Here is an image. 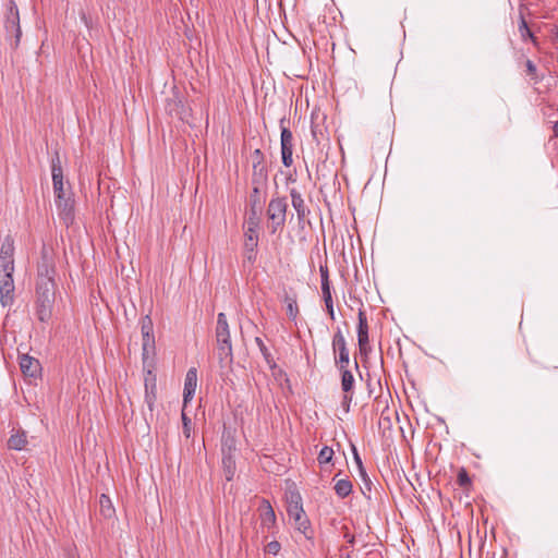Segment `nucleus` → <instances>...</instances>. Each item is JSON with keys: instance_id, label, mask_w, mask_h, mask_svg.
<instances>
[{"instance_id": "34", "label": "nucleus", "mask_w": 558, "mask_h": 558, "mask_svg": "<svg viewBox=\"0 0 558 558\" xmlns=\"http://www.w3.org/2000/svg\"><path fill=\"white\" fill-rule=\"evenodd\" d=\"M141 333H153L154 332V324L149 315H145L141 318Z\"/></svg>"}, {"instance_id": "36", "label": "nucleus", "mask_w": 558, "mask_h": 558, "mask_svg": "<svg viewBox=\"0 0 558 558\" xmlns=\"http://www.w3.org/2000/svg\"><path fill=\"white\" fill-rule=\"evenodd\" d=\"M361 480H362V483H363V486L361 487V490H362V494L367 498V499H371V492H372V481L367 474V472H365V476H360Z\"/></svg>"}, {"instance_id": "54", "label": "nucleus", "mask_w": 558, "mask_h": 558, "mask_svg": "<svg viewBox=\"0 0 558 558\" xmlns=\"http://www.w3.org/2000/svg\"><path fill=\"white\" fill-rule=\"evenodd\" d=\"M367 387H368V393H369V396H372L373 395V387H371V383L369 381H367Z\"/></svg>"}, {"instance_id": "17", "label": "nucleus", "mask_w": 558, "mask_h": 558, "mask_svg": "<svg viewBox=\"0 0 558 558\" xmlns=\"http://www.w3.org/2000/svg\"><path fill=\"white\" fill-rule=\"evenodd\" d=\"M337 367L341 374V389L343 393L353 392L355 380L352 372L348 368V366L340 365Z\"/></svg>"}, {"instance_id": "39", "label": "nucleus", "mask_w": 558, "mask_h": 558, "mask_svg": "<svg viewBox=\"0 0 558 558\" xmlns=\"http://www.w3.org/2000/svg\"><path fill=\"white\" fill-rule=\"evenodd\" d=\"M144 386L145 390H157L156 375H154L151 371L147 372Z\"/></svg>"}, {"instance_id": "25", "label": "nucleus", "mask_w": 558, "mask_h": 558, "mask_svg": "<svg viewBox=\"0 0 558 558\" xmlns=\"http://www.w3.org/2000/svg\"><path fill=\"white\" fill-rule=\"evenodd\" d=\"M283 302L287 305V315L291 320H295L299 314V307L296 302L295 294L286 293L283 298Z\"/></svg>"}, {"instance_id": "50", "label": "nucleus", "mask_w": 558, "mask_h": 558, "mask_svg": "<svg viewBox=\"0 0 558 558\" xmlns=\"http://www.w3.org/2000/svg\"><path fill=\"white\" fill-rule=\"evenodd\" d=\"M244 256L250 263H254L256 259V248H252V251H244Z\"/></svg>"}, {"instance_id": "6", "label": "nucleus", "mask_w": 558, "mask_h": 558, "mask_svg": "<svg viewBox=\"0 0 558 558\" xmlns=\"http://www.w3.org/2000/svg\"><path fill=\"white\" fill-rule=\"evenodd\" d=\"M287 513L290 520L293 521L295 529L304 534L307 539L312 538V530L311 522L303 509V506L295 507L292 506L290 509H287Z\"/></svg>"}, {"instance_id": "12", "label": "nucleus", "mask_w": 558, "mask_h": 558, "mask_svg": "<svg viewBox=\"0 0 558 558\" xmlns=\"http://www.w3.org/2000/svg\"><path fill=\"white\" fill-rule=\"evenodd\" d=\"M14 289L13 276H0V303L3 307L13 304Z\"/></svg>"}, {"instance_id": "20", "label": "nucleus", "mask_w": 558, "mask_h": 558, "mask_svg": "<svg viewBox=\"0 0 558 558\" xmlns=\"http://www.w3.org/2000/svg\"><path fill=\"white\" fill-rule=\"evenodd\" d=\"M236 440L230 429L225 428L221 436V450L222 454L230 453L235 450Z\"/></svg>"}, {"instance_id": "37", "label": "nucleus", "mask_w": 558, "mask_h": 558, "mask_svg": "<svg viewBox=\"0 0 558 558\" xmlns=\"http://www.w3.org/2000/svg\"><path fill=\"white\" fill-rule=\"evenodd\" d=\"M457 483L459 484L460 487H463V488L471 485V478L465 469L462 468L458 472Z\"/></svg>"}, {"instance_id": "57", "label": "nucleus", "mask_w": 558, "mask_h": 558, "mask_svg": "<svg viewBox=\"0 0 558 558\" xmlns=\"http://www.w3.org/2000/svg\"><path fill=\"white\" fill-rule=\"evenodd\" d=\"M354 367H355L356 371H359V364H357L356 361L354 362Z\"/></svg>"}, {"instance_id": "21", "label": "nucleus", "mask_w": 558, "mask_h": 558, "mask_svg": "<svg viewBox=\"0 0 558 558\" xmlns=\"http://www.w3.org/2000/svg\"><path fill=\"white\" fill-rule=\"evenodd\" d=\"M352 488L353 485L349 477L337 480L333 486L336 495L342 499L352 493Z\"/></svg>"}, {"instance_id": "2", "label": "nucleus", "mask_w": 558, "mask_h": 558, "mask_svg": "<svg viewBox=\"0 0 558 558\" xmlns=\"http://www.w3.org/2000/svg\"><path fill=\"white\" fill-rule=\"evenodd\" d=\"M54 304V288L49 281L36 286L35 314L41 323L48 322L52 316Z\"/></svg>"}, {"instance_id": "14", "label": "nucleus", "mask_w": 558, "mask_h": 558, "mask_svg": "<svg viewBox=\"0 0 558 558\" xmlns=\"http://www.w3.org/2000/svg\"><path fill=\"white\" fill-rule=\"evenodd\" d=\"M291 204L294 210L296 211L299 223H303L310 214L308 207L305 205V202L302 197V194L296 189L290 190Z\"/></svg>"}, {"instance_id": "44", "label": "nucleus", "mask_w": 558, "mask_h": 558, "mask_svg": "<svg viewBox=\"0 0 558 558\" xmlns=\"http://www.w3.org/2000/svg\"><path fill=\"white\" fill-rule=\"evenodd\" d=\"M182 423H183V433L185 437H190L191 435V418L187 417V415L182 412Z\"/></svg>"}, {"instance_id": "27", "label": "nucleus", "mask_w": 558, "mask_h": 558, "mask_svg": "<svg viewBox=\"0 0 558 558\" xmlns=\"http://www.w3.org/2000/svg\"><path fill=\"white\" fill-rule=\"evenodd\" d=\"M222 464L226 471V478L231 481L234 474L235 462L233 456L230 453L222 454Z\"/></svg>"}, {"instance_id": "5", "label": "nucleus", "mask_w": 558, "mask_h": 558, "mask_svg": "<svg viewBox=\"0 0 558 558\" xmlns=\"http://www.w3.org/2000/svg\"><path fill=\"white\" fill-rule=\"evenodd\" d=\"M284 119L280 120V148H281V160L284 167H291L293 163V134L283 125Z\"/></svg>"}, {"instance_id": "53", "label": "nucleus", "mask_w": 558, "mask_h": 558, "mask_svg": "<svg viewBox=\"0 0 558 558\" xmlns=\"http://www.w3.org/2000/svg\"><path fill=\"white\" fill-rule=\"evenodd\" d=\"M553 135L555 137H558V121L555 122L554 126H553Z\"/></svg>"}, {"instance_id": "22", "label": "nucleus", "mask_w": 558, "mask_h": 558, "mask_svg": "<svg viewBox=\"0 0 558 558\" xmlns=\"http://www.w3.org/2000/svg\"><path fill=\"white\" fill-rule=\"evenodd\" d=\"M518 29H519V33H520V36H521L522 40L531 39L533 45H535V46L537 45V39L533 35V33L531 32V29H530V27L527 25V22H526V20L524 17V14L522 12V9H520V20H519Z\"/></svg>"}, {"instance_id": "55", "label": "nucleus", "mask_w": 558, "mask_h": 558, "mask_svg": "<svg viewBox=\"0 0 558 558\" xmlns=\"http://www.w3.org/2000/svg\"><path fill=\"white\" fill-rule=\"evenodd\" d=\"M555 40H557V41H558V26H557V31H556V33H555Z\"/></svg>"}, {"instance_id": "24", "label": "nucleus", "mask_w": 558, "mask_h": 558, "mask_svg": "<svg viewBox=\"0 0 558 558\" xmlns=\"http://www.w3.org/2000/svg\"><path fill=\"white\" fill-rule=\"evenodd\" d=\"M27 444L26 434L23 430H17L11 435L8 440V447L13 450H22Z\"/></svg>"}, {"instance_id": "10", "label": "nucleus", "mask_w": 558, "mask_h": 558, "mask_svg": "<svg viewBox=\"0 0 558 558\" xmlns=\"http://www.w3.org/2000/svg\"><path fill=\"white\" fill-rule=\"evenodd\" d=\"M54 272L56 270L52 260L47 256V253L44 252L41 263L38 265V278L36 286H43L45 281H49L52 284V288H54Z\"/></svg>"}, {"instance_id": "48", "label": "nucleus", "mask_w": 558, "mask_h": 558, "mask_svg": "<svg viewBox=\"0 0 558 558\" xmlns=\"http://www.w3.org/2000/svg\"><path fill=\"white\" fill-rule=\"evenodd\" d=\"M357 343H359V347L369 344L368 333L357 335Z\"/></svg>"}, {"instance_id": "28", "label": "nucleus", "mask_w": 558, "mask_h": 558, "mask_svg": "<svg viewBox=\"0 0 558 558\" xmlns=\"http://www.w3.org/2000/svg\"><path fill=\"white\" fill-rule=\"evenodd\" d=\"M101 513L109 518L114 513V508L111 505V500L108 496L101 495L99 498Z\"/></svg>"}, {"instance_id": "32", "label": "nucleus", "mask_w": 558, "mask_h": 558, "mask_svg": "<svg viewBox=\"0 0 558 558\" xmlns=\"http://www.w3.org/2000/svg\"><path fill=\"white\" fill-rule=\"evenodd\" d=\"M357 318H359L357 335L368 333V323H367L366 314L363 311V308L359 310Z\"/></svg>"}, {"instance_id": "41", "label": "nucleus", "mask_w": 558, "mask_h": 558, "mask_svg": "<svg viewBox=\"0 0 558 558\" xmlns=\"http://www.w3.org/2000/svg\"><path fill=\"white\" fill-rule=\"evenodd\" d=\"M281 549V545L277 541L269 542L265 547V553L269 555H278Z\"/></svg>"}, {"instance_id": "13", "label": "nucleus", "mask_w": 558, "mask_h": 558, "mask_svg": "<svg viewBox=\"0 0 558 558\" xmlns=\"http://www.w3.org/2000/svg\"><path fill=\"white\" fill-rule=\"evenodd\" d=\"M20 368L24 376L31 378H37L41 372L39 361L28 354L20 356Z\"/></svg>"}, {"instance_id": "42", "label": "nucleus", "mask_w": 558, "mask_h": 558, "mask_svg": "<svg viewBox=\"0 0 558 558\" xmlns=\"http://www.w3.org/2000/svg\"><path fill=\"white\" fill-rule=\"evenodd\" d=\"M252 165H265L264 154L259 148H256L251 154Z\"/></svg>"}, {"instance_id": "49", "label": "nucleus", "mask_w": 558, "mask_h": 558, "mask_svg": "<svg viewBox=\"0 0 558 558\" xmlns=\"http://www.w3.org/2000/svg\"><path fill=\"white\" fill-rule=\"evenodd\" d=\"M343 530H344L343 537L347 539V542H348V544H349L350 546H353V545H354V543H355V536H354L353 534H350V533H349V531H348V527H347V526H344V527H343Z\"/></svg>"}, {"instance_id": "35", "label": "nucleus", "mask_w": 558, "mask_h": 558, "mask_svg": "<svg viewBox=\"0 0 558 558\" xmlns=\"http://www.w3.org/2000/svg\"><path fill=\"white\" fill-rule=\"evenodd\" d=\"M0 276H13L14 260H0Z\"/></svg>"}, {"instance_id": "56", "label": "nucleus", "mask_w": 558, "mask_h": 558, "mask_svg": "<svg viewBox=\"0 0 558 558\" xmlns=\"http://www.w3.org/2000/svg\"><path fill=\"white\" fill-rule=\"evenodd\" d=\"M341 558H351V555L348 553L345 556L341 555Z\"/></svg>"}, {"instance_id": "51", "label": "nucleus", "mask_w": 558, "mask_h": 558, "mask_svg": "<svg viewBox=\"0 0 558 558\" xmlns=\"http://www.w3.org/2000/svg\"><path fill=\"white\" fill-rule=\"evenodd\" d=\"M371 345L369 344H366V345H362V347H359V351H360V354L361 356L367 359L369 352H371Z\"/></svg>"}, {"instance_id": "38", "label": "nucleus", "mask_w": 558, "mask_h": 558, "mask_svg": "<svg viewBox=\"0 0 558 558\" xmlns=\"http://www.w3.org/2000/svg\"><path fill=\"white\" fill-rule=\"evenodd\" d=\"M287 509H290L292 506L300 507L303 506L302 497L298 492H291L287 499Z\"/></svg>"}, {"instance_id": "47", "label": "nucleus", "mask_w": 558, "mask_h": 558, "mask_svg": "<svg viewBox=\"0 0 558 558\" xmlns=\"http://www.w3.org/2000/svg\"><path fill=\"white\" fill-rule=\"evenodd\" d=\"M353 392L351 393H344L343 395V399H342V407L345 409V411H349V408H350V403L352 401V396Z\"/></svg>"}, {"instance_id": "7", "label": "nucleus", "mask_w": 558, "mask_h": 558, "mask_svg": "<svg viewBox=\"0 0 558 558\" xmlns=\"http://www.w3.org/2000/svg\"><path fill=\"white\" fill-rule=\"evenodd\" d=\"M257 511L260 521V529L270 534H275L277 519L270 502L267 499H262Z\"/></svg>"}, {"instance_id": "16", "label": "nucleus", "mask_w": 558, "mask_h": 558, "mask_svg": "<svg viewBox=\"0 0 558 558\" xmlns=\"http://www.w3.org/2000/svg\"><path fill=\"white\" fill-rule=\"evenodd\" d=\"M263 193L265 194V187L257 185H253L252 193L250 195V210L254 211V214H259L263 208L264 199Z\"/></svg>"}, {"instance_id": "30", "label": "nucleus", "mask_w": 558, "mask_h": 558, "mask_svg": "<svg viewBox=\"0 0 558 558\" xmlns=\"http://www.w3.org/2000/svg\"><path fill=\"white\" fill-rule=\"evenodd\" d=\"M259 214H254V211L250 210L248 218L245 222V230L250 231L251 233L257 232L259 227Z\"/></svg>"}, {"instance_id": "31", "label": "nucleus", "mask_w": 558, "mask_h": 558, "mask_svg": "<svg viewBox=\"0 0 558 558\" xmlns=\"http://www.w3.org/2000/svg\"><path fill=\"white\" fill-rule=\"evenodd\" d=\"M333 457V450L331 447L324 446L317 457V460L319 464H326L329 463L332 460Z\"/></svg>"}, {"instance_id": "26", "label": "nucleus", "mask_w": 558, "mask_h": 558, "mask_svg": "<svg viewBox=\"0 0 558 558\" xmlns=\"http://www.w3.org/2000/svg\"><path fill=\"white\" fill-rule=\"evenodd\" d=\"M255 343L256 345L258 347L264 360L266 361V363L272 368L276 366V363L274 361V357L270 353V351L268 350V348L265 345L263 339L260 337H256L255 338Z\"/></svg>"}, {"instance_id": "23", "label": "nucleus", "mask_w": 558, "mask_h": 558, "mask_svg": "<svg viewBox=\"0 0 558 558\" xmlns=\"http://www.w3.org/2000/svg\"><path fill=\"white\" fill-rule=\"evenodd\" d=\"M14 240L7 235L1 244L0 248V260H14Z\"/></svg>"}, {"instance_id": "40", "label": "nucleus", "mask_w": 558, "mask_h": 558, "mask_svg": "<svg viewBox=\"0 0 558 558\" xmlns=\"http://www.w3.org/2000/svg\"><path fill=\"white\" fill-rule=\"evenodd\" d=\"M352 451H353V457H354V462L357 466V470H359V475L360 476H365V468L363 465V462H362V459L356 450V448L354 446H352Z\"/></svg>"}, {"instance_id": "1", "label": "nucleus", "mask_w": 558, "mask_h": 558, "mask_svg": "<svg viewBox=\"0 0 558 558\" xmlns=\"http://www.w3.org/2000/svg\"><path fill=\"white\" fill-rule=\"evenodd\" d=\"M216 342L220 368L230 367L233 363V352L230 328L225 313H219L217 316Z\"/></svg>"}, {"instance_id": "8", "label": "nucleus", "mask_w": 558, "mask_h": 558, "mask_svg": "<svg viewBox=\"0 0 558 558\" xmlns=\"http://www.w3.org/2000/svg\"><path fill=\"white\" fill-rule=\"evenodd\" d=\"M332 349L335 352V363L337 366H349L350 354L347 348L345 338L340 328L337 329L332 338Z\"/></svg>"}, {"instance_id": "43", "label": "nucleus", "mask_w": 558, "mask_h": 558, "mask_svg": "<svg viewBox=\"0 0 558 558\" xmlns=\"http://www.w3.org/2000/svg\"><path fill=\"white\" fill-rule=\"evenodd\" d=\"M322 292H323L324 302L332 301L330 282L322 283Z\"/></svg>"}, {"instance_id": "4", "label": "nucleus", "mask_w": 558, "mask_h": 558, "mask_svg": "<svg viewBox=\"0 0 558 558\" xmlns=\"http://www.w3.org/2000/svg\"><path fill=\"white\" fill-rule=\"evenodd\" d=\"M4 28L8 37L15 39V46L19 45L22 31L20 26V14L17 5L14 1H10L7 8Z\"/></svg>"}, {"instance_id": "3", "label": "nucleus", "mask_w": 558, "mask_h": 558, "mask_svg": "<svg viewBox=\"0 0 558 558\" xmlns=\"http://www.w3.org/2000/svg\"><path fill=\"white\" fill-rule=\"evenodd\" d=\"M288 202L286 196L274 195L267 206L268 229L271 234L282 230L286 223Z\"/></svg>"}, {"instance_id": "33", "label": "nucleus", "mask_w": 558, "mask_h": 558, "mask_svg": "<svg viewBox=\"0 0 558 558\" xmlns=\"http://www.w3.org/2000/svg\"><path fill=\"white\" fill-rule=\"evenodd\" d=\"M157 401V390H145V403L148 408V411L153 415L155 410V404Z\"/></svg>"}, {"instance_id": "46", "label": "nucleus", "mask_w": 558, "mask_h": 558, "mask_svg": "<svg viewBox=\"0 0 558 558\" xmlns=\"http://www.w3.org/2000/svg\"><path fill=\"white\" fill-rule=\"evenodd\" d=\"M525 68H526V73L530 76H532V77L536 76L537 69H536V65L534 64V62L532 60H530V59L526 60Z\"/></svg>"}, {"instance_id": "29", "label": "nucleus", "mask_w": 558, "mask_h": 558, "mask_svg": "<svg viewBox=\"0 0 558 558\" xmlns=\"http://www.w3.org/2000/svg\"><path fill=\"white\" fill-rule=\"evenodd\" d=\"M244 251H252V248H257L258 245V234L257 232L251 233L250 231L244 232Z\"/></svg>"}, {"instance_id": "15", "label": "nucleus", "mask_w": 558, "mask_h": 558, "mask_svg": "<svg viewBox=\"0 0 558 558\" xmlns=\"http://www.w3.org/2000/svg\"><path fill=\"white\" fill-rule=\"evenodd\" d=\"M197 386V371L195 367H191L185 375L184 388H183V401L186 404L194 397Z\"/></svg>"}, {"instance_id": "52", "label": "nucleus", "mask_w": 558, "mask_h": 558, "mask_svg": "<svg viewBox=\"0 0 558 558\" xmlns=\"http://www.w3.org/2000/svg\"><path fill=\"white\" fill-rule=\"evenodd\" d=\"M325 305H326V310H327L330 318L333 320L335 319L333 302L332 301L325 302Z\"/></svg>"}, {"instance_id": "11", "label": "nucleus", "mask_w": 558, "mask_h": 558, "mask_svg": "<svg viewBox=\"0 0 558 558\" xmlns=\"http://www.w3.org/2000/svg\"><path fill=\"white\" fill-rule=\"evenodd\" d=\"M60 219L65 226H70L74 221V199L71 196L54 199Z\"/></svg>"}, {"instance_id": "9", "label": "nucleus", "mask_w": 558, "mask_h": 558, "mask_svg": "<svg viewBox=\"0 0 558 558\" xmlns=\"http://www.w3.org/2000/svg\"><path fill=\"white\" fill-rule=\"evenodd\" d=\"M51 175L56 199L66 197L63 185V170L58 153L54 154V157L51 160Z\"/></svg>"}, {"instance_id": "18", "label": "nucleus", "mask_w": 558, "mask_h": 558, "mask_svg": "<svg viewBox=\"0 0 558 558\" xmlns=\"http://www.w3.org/2000/svg\"><path fill=\"white\" fill-rule=\"evenodd\" d=\"M252 184L266 187L268 171L265 165H252Z\"/></svg>"}, {"instance_id": "19", "label": "nucleus", "mask_w": 558, "mask_h": 558, "mask_svg": "<svg viewBox=\"0 0 558 558\" xmlns=\"http://www.w3.org/2000/svg\"><path fill=\"white\" fill-rule=\"evenodd\" d=\"M155 353V336L153 333L142 335V357L143 363L146 364L150 354Z\"/></svg>"}, {"instance_id": "45", "label": "nucleus", "mask_w": 558, "mask_h": 558, "mask_svg": "<svg viewBox=\"0 0 558 558\" xmlns=\"http://www.w3.org/2000/svg\"><path fill=\"white\" fill-rule=\"evenodd\" d=\"M319 274H320V283L330 282L329 281V270H328L327 265L319 266Z\"/></svg>"}]
</instances>
